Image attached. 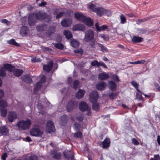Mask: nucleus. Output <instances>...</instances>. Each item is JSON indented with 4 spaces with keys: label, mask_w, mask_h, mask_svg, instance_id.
<instances>
[{
    "label": "nucleus",
    "mask_w": 160,
    "mask_h": 160,
    "mask_svg": "<svg viewBox=\"0 0 160 160\" xmlns=\"http://www.w3.org/2000/svg\"><path fill=\"white\" fill-rule=\"evenodd\" d=\"M132 143L135 145H138L139 144V143L138 140L134 138H133L132 139Z\"/></svg>",
    "instance_id": "54"
},
{
    "label": "nucleus",
    "mask_w": 160,
    "mask_h": 160,
    "mask_svg": "<svg viewBox=\"0 0 160 160\" xmlns=\"http://www.w3.org/2000/svg\"><path fill=\"white\" fill-rule=\"evenodd\" d=\"M4 95V93L3 90L0 89V99L2 98Z\"/></svg>",
    "instance_id": "62"
},
{
    "label": "nucleus",
    "mask_w": 160,
    "mask_h": 160,
    "mask_svg": "<svg viewBox=\"0 0 160 160\" xmlns=\"http://www.w3.org/2000/svg\"><path fill=\"white\" fill-rule=\"evenodd\" d=\"M109 77L108 75L104 72L101 73L98 75V78L100 80H105Z\"/></svg>",
    "instance_id": "26"
},
{
    "label": "nucleus",
    "mask_w": 160,
    "mask_h": 160,
    "mask_svg": "<svg viewBox=\"0 0 160 160\" xmlns=\"http://www.w3.org/2000/svg\"><path fill=\"white\" fill-rule=\"evenodd\" d=\"M72 22V20L71 18H66L62 21L61 24L63 27H68L71 24Z\"/></svg>",
    "instance_id": "12"
},
{
    "label": "nucleus",
    "mask_w": 160,
    "mask_h": 160,
    "mask_svg": "<svg viewBox=\"0 0 160 160\" xmlns=\"http://www.w3.org/2000/svg\"><path fill=\"white\" fill-rule=\"evenodd\" d=\"M29 29L28 27L26 26H22L20 30V33L22 36L28 35Z\"/></svg>",
    "instance_id": "18"
},
{
    "label": "nucleus",
    "mask_w": 160,
    "mask_h": 160,
    "mask_svg": "<svg viewBox=\"0 0 160 160\" xmlns=\"http://www.w3.org/2000/svg\"><path fill=\"white\" fill-rule=\"evenodd\" d=\"M96 28L98 31H104L108 28V27L106 25H104L99 27L98 23H96L95 24Z\"/></svg>",
    "instance_id": "24"
},
{
    "label": "nucleus",
    "mask_w": 160,
    "mask_h": 160,
    "mask_svg": "<svg viewBox=\"0 0 160 160\" xmlns=\"http://www.w3.org/2000/svg\"><path fill=\"white\" fill-rule=\"evenodd\" d=\"M109 88V89L112 91H114L116 90V85L112 81H109L108 82Z\"/></svg>",
    "instance_id": "32"
},
{
    "label": "nucleus",
    "mask_w": 160,
    "mask_h": 160,
    "mask_svg": "<svg viewBox=\"0 0 160 160\" xmlns=\"http://www.w3.org/2000/svg\"><path fill=\"white\" fill-rule=\"evenodd\" d=\"M120 18L121 20L120 23L122 24H124L126 21V19L124 16L122 14L120 16Z\"/></svg>",
    "instance_id": "42"
},
{
    "label": "nucleus",
    "mask_w": 160,
    "mask_h": 160,
    "mask_svg": "<svg viewBox=\"0 0 160 160\" xmlns=\"http://www.w3.org/2000/svg\"><path fill=\"white\" fill-rule=\"evenodd\" d=\"M74 88L76 89L79 88V82L78 80H76L74 81L73 84Z\"/></svg>",
    "instance_id": "45"
},
{
    "label": "nucleus",
    "mask_w": 160,
    "mask_h": 160,
    "mask_svg": "<svg viewBox=\"0 0 160 160\" xmlns=\"http://www.w3.org/2000/svg\"><path fill=\"white\" fill-rule=\"evenodd\" d=\"M29 158H25V160H37L38 158L37 156L34 154H33L31 156L28 157Z\"/></svg>",
    "instance_id": "40"
},
{
    "label": "nucleus",
    "mask_w": 160,
    "mask_h": 160,
    "mask_svg": "<svg viewBox=\"0 0 160 160\" xmlns=\"http://www.w3.org/2000/svg\"><path fill=\"white\" fill-rule=\"evenodd\" d=\"M98 97V94L96 91H92L89 95L90 100L92 103V108L95 110H98L99 108V106L97 103Z\"/></svg>",
    "instance_id": "2"
},
{
    "label": "nucleus",
    "mask_w": 160,
    "mask_h": 160,
    "mask_svg": "<svg viewBox=\"0 0 160 160\" xmlns=\"http://www.w3.org/2000/svg\"><path fill=\"white\" fill-rule=\"evenodd\" d=\"M52 157L56 159H59L61 158V154L55 150L52 152L51 153Z\"/></svg>",
    "instance_id": "28"
},
{
    "label": "nucleus",
    "mask_w": 160,
    "mask_h": 160,
    "mask_svg": "<svg viewBox=\"0 0 160 160\" xmlns=\"http://www.w3.org/2000/svg\"><path fill=\"white\" fill-rule=\"evenodd\" d=\"M82 136V133L80 132H78L75 133L74 136L76 138H80Z\"/></svg>",
    "instance_id": "53"
},
{
    "label": "nucleus",
    "mask_w": 160,
    "mask_h": 160,
    "mask_svg": "<svg viewBox=\"0 0 160 160\" xmlns=\"http://www.w3.org/2000/svg\"><path fill=\"white\" fill-rule=\"evenodd\" d=\"M7 106V103L6 100H3L0 101V108H5Z\"/></svg>",
    "instance_id": "34"
},
{
    "label": "nucleus",
    "mask_w": 160,
    "mask_h": 160,
    "mask_svg": "<svg viewBox=\"0 0 160 160\" xmlns=\"http://www.w3.org/2000/svg\"><path fill=\"white\" fill-rule=\"evenodd\" d=\"M72 29L74 31H83L85 29V26L81 24H77L73 27Z\"/></svg>",
    "instance_id": "15"
},
{
    "label": "nucleus",
    "mask_w": 160,
    "mask_h": 160,
    "mask_svg": "<svg viewBox=\"0 0 160 160\" xmlns=\"http://www.w3.org/2000/svg\"><path fill=\"white\" fill-rule=\"evenodd\" d=\"M28 22L30 26L34 25L36 23V20L34 18V14L31 13L28 17Z\"/></svg>",
    "instance_id": "17"
},
{
    "label": "nucleus",
    "mask_w": 160,
    "mask_h": 160,
    "mask_svg": "<svg viewBox=\"0 0 160 160\" xmlns=\"http://www.w3.org/2000/svg\"><path fill=\"white\" fill-rule=\"evenodd\" d=\"M99 62H98L97 60H95L91 62V65L92 66H97V67H99Z\"/></svg>",
    "instance_id": "48"
},
{
    "label": "nucleus",
    "mask_w": 160,
    "mask_h": 160,
    "mask_svg": "<svg viewBox=\"0 0 160 160\" xmlns=\"http://www.w3.org/2000/svg\"><path fill=\"white\" fill-rule=\"evenodd\" d=\"M73 105L72 102H69L68 105L67 106V110L68 112L70 111L72 109Z\"/></svg>",
    "instance_id": "46"
},
{
    "label": "nucleus",
    "mask_w": 160,
    "mask_h": 160,
    "mask_svg": "<svg viewBox=\"0 0 160 160\" xmlns=\"http://www.w3.org/2000/svg\"><path fill=\"white\" fill-rule=\"evenodd\" d=\"M17 118V114L14 112H10L8 115V119L10 122H13Z\"/></svg>",
    "instance_id": "13"
},
{
    "label": "nucleus",
    "mask_w": 160,
    "mask_h": 160,
    "mask_svg": "<svg viewBox=\"0 0 160 160\" xmlns=\"http://www.w3.org/2000/svg\"><path fill=\"white\" fill-rule=\"evenodd\" d=\"M0 70H15V67L10 64L5 63L0 66ZM15 70H20L17 69Z\"/></svg>",
    "instance_id": "9"
},
{
    "label": "nucleus",
    "mask_w": 160,
    "mask_h": 160,
    "mask_svg": "<svg viewBox=\"0 0 160 160\" xmlns=\"http://www.w3.org/2000/svg\"><path fill=\"white\" fill-rule=\"evenodd\" d=\"M54 46L56 48L60 50H62L63 48V45L61 43H55Z\"/></svg>",
    "instance_id": "44"
},
{
    "label": "nucleus",
    "mask_w": 160,
    "mask_h": 160,
    "mask_svg": "<svg viewBox=\"0 0 160 160\" xmlns=\"http://www.w3.org/2000/svg\"><path fill=\"white\" fill-rule=\"evenodd\" d=\"M71 45L74 48H77L79 46V42L74 39H71L70 41Z\"/></svg>",
    "instance_id": "25"
},
{
    "label": "nucleus",
    "mask_w": 160,
    "mask_h": 160,
    "mask_svg": "<svg viewBox=\"0 0 160 160\" xmlns=\"http://www.w3.org/2000/svg\"><path fill=\"white\" fill-rule=\"evenodd\" d=\"M94 33L93 30L88 29L85 33L84 40L86 42H88L89 41L92 40L94 38Z\"/></svg>",
    "instance_id": "6"
},
{
    "label": "nucleus",
    "mask_w": 160,
    "mask_h": 160,
    "mask_svg": "<svg viewBox=\"0 0 160 160\" xmlns=\"http://www.w3.org/2000/svg\"><path fill=\"white\" fill-rule=\"evenodd\" d=\"M46 129L47 131L49 133L54 131L55 130L54 126L52 121H49L47 122Z\"/></svg>",
    "instance_id": "11"
},
{
    "label": "nucleus",
    "mask_w": 160,
    "mask_h": 160,
    "mask_svg": "<svg viewBox=\"0 0 160 160\" xmlns=\"http://www.w3.org/2000/svg\"><path fill=\"white\" fill-rule=\"evenodd\" d=\"M65 157L68 160H75L72 153L70 151L66 150L64 152Z\"/></svg>",
    "instance_id": "14"
},
{
    "label": "nucleus",
    "mask_w": 160,
    "mask_h": 160,
    "mask_svg": "<svg viewBox=\"0 0 160 160\" xmlns=\"http://www.w3.org/2000/svg\"><path fill=\"white\" fill-rule=\"evenodd\" d=\"M22 78L23 81L27 83H31L32 82L31 78L29 75H25L23 76L22 77Z\"/></svg>",
    "instance_id": "29"
},
{
    "label": "nucleus",
    "mask_w": 160,
    "mask_h": 160,
    "mask_svg": "<svg viewBox=\"0 0 160 160\" xmlns=\"http://www.w3.org/2000/svg\"><path fill=\"white\" fill-rule=\"evenodd\" d=\"M112 79L115 81L116 82H119V80L118 78V77H117V75H113L112 76Z\"/></svg>",
    "instance_id": "60"
},
{
    "label": "nucleus",
    "mask_w": 160,
    "mask_h": 160,
    "mask_svg": "<svg viewBox=\"0 0 160 160\" xmlns=\"http://www.w3.org/2000/svg\"><path fill=\"white\" fill-rule=\"evenodd\" d=\"M102 66V67H103L105 68H107V66L105 65V64L103 62L100 61L99 62V67L100 66Z\"/></svg>",
    "instance_id": "57"
},
{
    "label": "nucleus",
    "mask_w": 160,
    "mask_h": 160,
    "mask_svg": "<svg viewBox=\"0 0 160 160\" xmlns=\"http://www.w3.org/2000/svg\"><path fill=\"white\" fill-rule=\"evenodd\" d=\"M89 8L92 11L96 13L99 16L104 15L108 17L111 16V12L110 10H107L102 7H97L93 4H90Z\"/></svg>",
    "instance_id": "1"
},
{
    "label": "nucleus",
    "mask_w": 160,
    "mask_h": 160,
    "mask_svg": "<svg viewBox=\"0 0 160 160\" xmlns=\"http://www.w3.org/2000/svg\"><path fill=\"white\" fill-rule=\"evenodd\" d=\"M89 44L90 46V47L91 48H95V46L96 42L95 40L93 39L92 40L89 41Z\"/></svg>",
    "instance_id": "41"
},
{
    "label": "nucleus",
    "mask_w": 160,
    "mask_h": 160,
    "mask_svg": "<svg viewBox=\"0 0 160 160\" xmlns=\"http://www.w3.org/2000/svg\"><path fill=\"white\" fill-rule=\"evenodd\" d=\"M74 16L77 19L82 21L87 26H92L93 24V22L91 18H86L81 13H76L74 14Z\"/></svg>",
    "instance_id": "4"
},
{
    "label": "nucleus",
    "mask_w": 160,
    "mask_h": 160,
    "mask_svg": "<svg viewBox=\"0 0 160 160\" xmlns=\"http://www.w3.org/2000/svg\"><path fill=\"white\" fill-rule=\"evenodd\" d=\"M55 28L54 27H50L48 30V32L50 34H52L54 33L55 32Z\"/></svg>",
    "instance_id": "55"
},
{
    "label": "nucleus",
    "mask_w": 160,
    "mask_h": 160,
    "mask_svg": "<svg viewBox=\"0 0 160 160\" xmlns=\"http://www.w3.org/2000/svg\"><path fill=\"white\" fill-rule=\"evenodd\" d=\"M74 52L76 53H78L82 55L83 53V51L82 48H81L74 50Z\"/></svg>",
    "instance_id": "47"
},
{
    "label": "nucleus",
    "mask_w": 160,
    "mask_h": 160,
    "mask_svg": "<svg viewBox=\"0 0 160 160\" xmlns=\"http://www.w3.org/2000/svg\"><path fill=\"white\" fill-rule=\"evenodd\" d=\"M37 31L39 32H42L48 29L47 25L44 24H40L36 27Z\"/></svg>",
    "instance_id": "20"
},
{
    "label": "nucleus",
    "mask_w": 160,
    "mask_h": 160,
    "mask_svg": "<svg viewBox=\"0 0 160 160\" xmlns=\"http://www.w3.org/2000/svg\"><path fill=\"white\" fill-rule=\"evenodd\" d=\"M13 74L17 77L19 76L22 73V71H10Z\"/></svg>",
    "instance_id": "38"
},
{
    "label": "nucleus",
    "mask_w": 160,
    "mask_h": 160,
    "mask_svg": "<svg viewBox=\"0 0 160 160\" xmlns=\"http://www.w3.org/2000/svg\"><path fill=\"white\" fill-rule=\"evenodd\" d=\"M118 94L117 93H112L110 95V98L111 99H114L117 96Z\"/></svg>",
    "instance_id": "59"
},
{
    "label": "nucleus",
    "mask_w": 160,
    "mask_h": 160,
    "mask_svg": "<svg viewBox=\"0 0 160 160\" xmlns=\"http://www.w3.org/2000/svg\"><path fill=\"white\" fill-rule=\"evenodd\" d=\"M110 142L109 139L106 138L103 142H101L100 146L103 148H105L109 147L110 146Z\"/></svg>",
    "instance_id": "16"
},
{
    "label": "nucleus",
    "mask_w": 160,
    "mask_h": 160,
    "mask_svg": "<svg viewBox=\"0 0 160 160\" xmlns=\"http://www.w3.org/2000/svg\"><path fill=\"white\" fill-rule=\"evenodd\" d=\"M79 108L80 110L82 111H87V114L88 115L90 114L91 112L90 111L89 108L85 102H81L79 105Z\"/></svg>",
    "instance_id": "7"
},
{
    "label": "nucleus",
    "mask_w": 160,
    "mask_h": 160,
    "mask_svg": "<svg viewBox=\"0 0 160 160\" xmlns=\"http://www.w3.org/2000/svg\"><path fill=\"white\" fill-rule=\"evenodd\" d=\"M63 33L66 38L68 39H70L72 36L71 32L68 30H65L64 31Z\"/></svg>",
    "instance_id": "30"
},
{
    "label": "nucleus",
    "mask_w": 160,
    "mask_h": 160,
    "mask_svg": "<svg viewBox=\"0 0 160 160\" xmlns=\"http://www.w3.org/2000/svg\"><path fill=\"white\" fill-rule=\"evenodd\" d=\"M74 64L75 66L78 68H81L82 67L84 66L85 64V62H81L79 63L78 65H76V64L75 63V62L73 61H71Z\"/></svg>",
    "instance_id": "37"
},
{
    "label": "nucleus",
    "mask_w": 160,
    "mask_h": 160,
    "mask_svg": "<svg viewBox=\"0 0 160 160\" xmlns=\"http://www.w3.org/2000/svg\"><path fill=\"white\" fill-rule=\"evenodd\" d=\"M143 39L141 37L134 36L132 39V41L133 43H136L142 42Z\"/></svg>",
    "instance_id": "27"
},
{
    "label": "nucleus",
    "mask_w": 160,
    "mask_h": 160,
    "mask_svg": "<svg viewBox=\"0 0 160 160\" xmlns=\"http://www.w3.org/2000/svg\"><path fill=\"white\" fill-rule=\"evenodd\" d=\"M63 14H64L63 12H59V13L57 14L56 18L58 19V18H59L60 17H61L63 15Z\"/></svg>",
    "instance_id": "58"
},
{
    "label": "nucleus",
    "mask_w": 160,
    "mask_h": 160,
    "mask_svg": "<svg viewBox=\"0 0 160 160\" xmlns=\"http://www.w3.org/2000/svg\"><path fill=\"white\" fill-rule=\"evenodd\" d=\"M150 160H160V157L158 154L154 155L153 158H151Z\"/></svg>",
    "instance_id": "52"
},
{
    "label": "nucleus",
    "mask_w": 160,
    "mask_h": 160,
    "mask_svg": "<svg viewBox=\"0 0 160 160\" xmlns=\"http://www.w3.org/2000/svg\"><path fill=\"white\" fill-rule=\"evenodd\" d=\"M73 128L74 130H77L80 129V126L79 124L75 123L73 125Z\"/></svg>",
    "instance_id": "51"
},
{
    "label": "nucleus",
    "mask_w": 160,
    "mask_h": 160,
    "mask_svg": "<svg viewBox=\"0 0 160 160\" xmlns=\"http://www.w3.org/2000/svg\"><path fill=\"white\" fill-rule=\"evenodd\" d=\"M31 125V121L27 119L26 120H22L19 121L16 126L18 128V129L20 130H25L28 129Z\"/></svg>",
    "instance_id": "3"
},
{
    "label": "nucleus",
    "mask_w": 160,
    "mask_h": 160,
    "mask_svg": "<svg viewBox=\"0 0 160 160\" xmlns=\"http://www.w3.org/2000/svg\"><path fill=\"white\" fill-rule=\"evenodd\" d=\"M0 21L2 23L6 24L7 25L9 24L10 23V22H8V20L5 19L1 20Z\"/></svg>",
    "instance_id": "56"
},
{
    "label": "nucleus",
    "mask_w": 160,
    "mask_h": 160,
    "mask_svg": "<svg viewBox=\"0 0 160 160\" xmlns=\"http://www.w3.org/2000/svg\"><path fill=\"white\" fill-rule=\"evenodd\" d=\"M40 81L36 83L35 86L34 92L40 88L42 85V83L45 82V78L44 76L42 75L40 77Z\"/></svg>",
    "instance_id": "10"
},
{
    "label": "nucleus",
    "mask_w": 160,
    "mask_h": 160,
    "mask_svg": "<svg viewBox=\"0 0 160 160\" xmlns=\"http://www.w3.org/2000/svg\"><path fill=\"white\" fill-rule=\"evenodd\" d=\"M60 123L61 125H65L67 121V118L66 115L62 116L60 118Z\"/></svg>",
    "instance_id": "31"
},
{
    "label": "nucleus",
    "mask_w": 160,
    "mask_h": 160,
    "mask_svg": "<svg viewBox=\"0 0 160 160\" xmlns=\"http://www.w3.org/2000/svg\"><path fill=\"white\" fill-rule=\"evenodd\" d=\"M98 46L100 48V51L103 52H107L108 51V50L107 48L104 47L103 45L100 43H98Z\"/></svg>",
    "instance_id": "33"
},
{
    "label": "nucleus",
    "mask_w": 160,
    "mask_h": 160,
    "mask_svg": "<svg viewBox=\"0 0 160 160\" xmlns=\"http://www.w3.org/2000/svg\"><path fill=\"white\" fill-rule=\"evenodd\" d=\"M1 115L2 117H5L7 114V110L6 108H0Z\"/></svg>",
    "instance_id": "36"
},
{
    "label": "nucleus",
    "mask_w": 160,
    "mask_h": 160,
    "mask_svg": "<svg viewBox=\"0 0 160 160\" xmlns=\"http://www.w3.org/2000/svg\"><path fill=\"white\" fill-rule=\"evenodd\" d=\"M83 116L82 115L80 114L77 117V120L79 121H82L83 120Z\"/></svg>",
    "instance_id": "61"
},
{
    "label": "nucleus",
    "mask_w": 160,
    "mask_h": 160,
    "mask_svg": "<svg viewBox=\"0 0 160 160\" xmlns=\"http://www.w3.org/2000/svg\"><path fill=\"white\" fill-rule=\"evenodd\" d=\"M146 62V61L145 60H141L137 61L132 62H130L129 63L133 64H143Z\"/></svg>",
    "instance_id": "39"
},
{
    "label": "nucleus",
    "mask_w": 160,
    "mask_h": 160,
    "mask_svg": "<svg viewBox=\"0 0 160 160\" xmlns=\"http://www.w3.org/2000/svg\"><path fill=\"white\" fill-rule=\"evenodd\" d=\"M8 43L17 47H19L20 46V44L17 42L14 39H12L8 40Z\"/></svg>",
    "instance_id": "35"
},
{
    "label": "nucleus",
    "mask_w": 160,
    "mask_h": 160,
    "mask_svg": "<svg viewBox=\"0 0 160 160\" xmlns=\"http://www.w3.org/2000/svg\"><path fill=\"white\" fill-rule=\"evenodd\" d=\"M100 37L105 41H108L109 40V37L107 35L102 34L100 35Z\"/></svg>",
    "instance_id": "50"
},
{
    "label": "nucleus",
    "mask_w": 160,
    "mask_h": 160,
    "mask_svg": "<svg viewBox=\"0 0 160 160\" xmlns=\"http://www.w3.org/2000/svg\"><path fill=\"white\" fill-rule=\"evenodd\" d=\"M35 17L36 19L38 20H43L48 18V15L44 12H39L36 13Z\"/></svg>",
    "instance_id": "8"
},
{
    "label": "nucleus",
    "mask_w": 160,
    "mask_h": 160,
    "mask_svg": "<svg viewBox=\"0 0 160 160\" xmlns=\"http://www.w3.org/2000/svg\"><path fill=\"white\" fill-rule=\"evenodd\" d=\"M41 61V59L39 58H37L36 57H34L32 58V61L33 62H40Z\"/></svg>",
    "instance_id": "49"
},
{
    "label": "nucleus",
    "mask_w": 160,
    "mask_h": 160,
    "mask_svg": "<svg viewBox=\"0 0 160 160\" xmlns=\"http://www.w3.org/2000/svg\"><path fill=\"white\" fill-rule=\"evenodd\" d=\"M9 132V130L6 126H2L0 127V133L4 135H7Z\"/></svg>",
    "instance_id": "22"
},
{
    "label": "nucleus",
    "mask_w": 160,
    "mask_h": 160,
    "mask_svg": "<svg viewBox=\"0 0 160 160\" xmlns=\"http://www.w3.org/2000/svg\"><path fill=\"white\" fill-rule=\"evenodd\" d=\"M7 157V154L6 153H4L2 157V160H6V159Z\"/></svg>",
    "instance_id": "64"
},
{
    "label": "nucleus",
    "mask_w": 160,
    "mask_h": 160,
    "mask_svg": "<svg viewBox=\"0 0 160 160\" xmlns=\"http://www.w3.org/2000/svg\"><path fill=\"white\" fill-rule=\"evenodd\" d=\"M53 62L52 60L49 61L47 64L43 66V70H51L53 66Z\"/></svg>",
    "instance_id": "19"
},
{
    "label": "nucleus",
    "mask_w": 160,
    "mask_h": 160,
    "mask_svg": "<svg viewBox=\"0 0 160 160\" xmlns=\"http://www.w3.org/2000/svg\"><path fill=\"white\" fill-rule=\"evenodd\" d=\"M106 85V83L104 82H101L98 83L96 85L97 88L99 90H102L105 89Z\"/></svg>",
    "instance_id": "21"
},
{
    "label": "nucleus",
    "mask_w": 160,
    "mask_h": 160,
    "mask_svg": "<svg viewBox=\"0 0 160 160\" xmlns=\"http://www.w3.org/2000/svg\"><path fill=\"white\" fill-rule=\"evenodd\" d=\"M85 92L82 89H79L76 93V96L77 98L78 99L82 98L84 96Z\"/></svg>",
    "instance_id": "23"
},
{
    "label": "nucleus",
    "mask_w": 160,
    "mask_h": 160,
    "mask_svg": "<svg viewBox=\"0 0 160 160\" xmlns=\"http://www.w3.org/2000/svg\"><path fill=\"white\" fill-rule=\"evenodd\" d=\"M47 4V2H42L41 3H39L38 5L39 6H44Z\"/></svg>",
    "instance_id": "63"
},
{
    "label": "nucleus",
    "mask_w": 160,
    "mask_h": 160,
    "mask_svg": "<svg viewBox=\"0 0 160 160\" xmlns=\"http://www.w3.org/2000/svg\"><path fill=\"white\" fill-rule=\"evenodd\" d=\"M131 84L136 89L138 92L141 93V91L138 89V84L136 82L133 81L132 82Z\"/></svg>",
    "instance_id": "43"
},
{
    "label": "nucleus",
    "mask_w": 160,
    "mask_h": 160,
    "mask_svg": "<svg viewBox=\"0 0 160 160\" xmlns=\"http://www.w3.org/2000/svg\"><path fill=\"white\" fill-rule=\"evenodd\" d=\"M30 135L33 136L38 137L42 136L43 132L40 130L38 125L34 126L30 132Z\"/></svg>",
    "instance_id": "5"
}]
</instances>
